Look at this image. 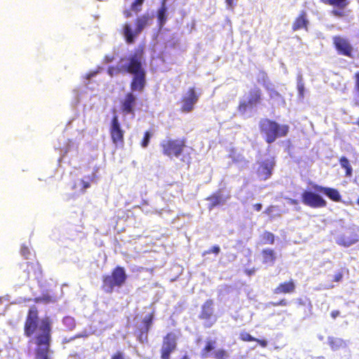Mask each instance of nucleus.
Masks as SVG:
<instances>
[{
  "label": "nucleus",
  "instance_id": "49530a36",
  "mask_svg": "<svg viewBox=\"0 0 359 359\" xmlns=\"http://www.w3.org/2000/svg\"><path fill=\"white\" fill-rule=\"evenodd\" d=\"M226 1V4L229 6V7H232L233 5V2H234V0H225Z\"/></svg>",
  "mask_w": 359,
  "mask_h": 359
},
{
  "label": "nucleus",
  "instance_id": "de8ad7c7",
  "mask_svg": "<svg viewBox=\"0 0 359 359\" xmlns=\"http://www.w3.org/2000/svg\"><path fill=\"white\" fill-rule=\"evenodd\" d=\"M123 13L126 18L131 16V13L129 11H125Z\"/></svg>",
  "mask_w": 359,
  "mask_h": 359
},
{
  "label": "nucleus",
  "instance_id": "473e14b6",
  "mask_svg": "<svg viewBox=\"0 0 359 359\" xmlns=\"http://www.w3.org/2000/svg\"><path fill=\"white\" fill-rule=\"evenodd\" d=\"M239 339L243 341H254L256 340V338L253 337L249 333L245 332H241L240 334Z\"/></svg>",
  "mask_w": 359,
  "mask_h": 359
},
{
  "label": "nucleus",
  "instance_id": "7ed1b4c3",
  "mask_svg": "<svg viewBox=\"0 0 359 359\" xmlns=\"http://www.w3.org/2000/svg\"><path fill=\"white\" fill-rule=\"evenodd\" d=\"M259 128L268 144L274 142L278 138L286 137L290 130L288 125L279 124L276 121L266 118L260 120Z\"/></svg>",
  "mask_w": 359,
  "mask_h": 359
},
{
  "label": "nucleus",
  "instance_id": "bb28decb",
  "mask_svg": "<svg viewBox=\"0 0 359 359\" xmlns=\"http://www.w3.org/2000/svg\"><path fill=\"white\" fill-rule=\"evenodd\" d=\"M166 11L167 8L165 6V4H163L161 7L158 9L157 14L158 24L161 27L165 25L167 20Z\"/></svg>",
  "mask_w": 359,
  "mask_h": 359
},
{
  "label": "nucleus",
  "instance_id": "f704fd0d",
  "mask_svg": "<svg viewBox=\"0 0 359 359\" xmlns=\"http://www.w3.org/2000/svg\"><path fill=\"white\" fill-rule=\"evenodd\" d=\"M354 79V90L359 96V71H357L353 74Z\"/></svg>",
  "mask_w": 359,
  "mask_h": 359
},
{
  "label": "nucleus",
  "instance_id": "9b49d317",
  "mask_svg": "<svg viewBox=\"0 0 359 359\" xmlns=\"http://www.w3.org/2000/svg\"><path fill=\"white\" fill-rule=\"evenodd\" d=\"M276 165L275 157H271L258 162V166L256 173L260 180H266L269 179L273 173V170Z\"/></svg>",
  "mask_w": 359,
  "mask_h": 359
},
{
  "label": "nucleus",
  "instance_id": "72a5a7b5",
  "mask_svg": "<svg viewBox=\"0 0 359 359\" xmlns=\"http://www.w3.org/2000/svg\"><path fill=\"white\" fill-rule=\"evenodd\" d=\"M220 252V248L218 245H214L211 248L205 250L203 252L202 255L205 256L206 255H209L210 253H214L215 255H218Z\"/></svg>",
  "mask_w": 359,
  "mask_h": 359
},
{
  "label": "nucleus",
  "instance_id": "423d86ee",
  "mask_svg": "<svg viewBox=\"0 0 359 359\" xmlns=\"http://www.w3.org/2000/svg\"><path fill=\"white\" fill-rule=\"evenodd\" d=\"M149 16L146 15L137 17L135 20V29L132 30L130 24L125 23L123 27V34L126 41L128 44L133 43L135 39L137 36L144 28L148 25Z\"/></svg>",
  "mask_w": 359,
  "mask_h": 359
},
{
  "label": "nucleus",
  "instance_id": "39448f33",
  "mask_svg": "<svg viewBox=\"0 0 359 359\" xmlns=\"http://www.w3.org/2000/svg\"><path fill=\"white\" fill-rule=\"evenodd\" d=\"M186 143L185 137L176 139L168 137L161 142L160 147L163 156L169 158H178L183 154L187 146Z\"/></svg>",
  "mask_w": 359,
  "mask_h": 359
},
{
  "label": "nucleus",
  "instance_id": "b1692460",
  "mask_svg": "<svg viewBox=\"0 0 359 359\" xmlns=\"http://www.w3.org/2000/svg\"><path fill=\"white\" fill-rule=\"evenodd\" d=\"M328 344L332 351H337L346 346V343L342 339L333 337L328 338Z\"/></svg>",
  "mask_w": 359,
  "mask_h": 359
},
{
  "label": "nucleus",
  "instance_id": "4c0bfd02",
  "mask_svg": "<svg viewBox=\"0 0 359 359\" xmlns=\"http://www.w3.org/2000/svg\"><path fill=\"white\" fill-rule=\"evenodd\" d=\"M279 97H280V95L277 90H276L274 89H271L269 90V97L271 99H273V98Z\"/></svg>",
  "mask_w": 359,
  "mask_h": 359
},
{
  "label": "nucleus",
  "instance_id": "864d4df0",
  "mask_svg": "<svg viewBox=\"0 0 359 359\" xmlns=\"http://www.w3.org/2000/svg\"><path fill=\"white\" fill-rule=\"evenodd\" d=\"M303 89H304V87H303V86H302L299 88V90H300L301 91H303Z\"/></svg>",
  "mask_w": 359,
  "mask_h": 359
},
{
  "label": "nucleus",
  "instance_id": "9d476101",
  "mask_svg": "<svg viewBox=\"0 0 359 359\" xmlns=\"http://www.w3.org/2000/svg\"><path fill=\"white\" fill-rule=\"evenodd\" d=\"M325 5L332 6L330 13L338 18H343L348 15L347 7L349 5L348 0H320Z\"/></svg>",
  "mask_w": 359,
  "mask_h": 359
},
{
  "label": "nucleus",
  "instance_id": "ddd939ff",
  "mask_svg": "<svg viewBox=\"0 0 359 359\" xmlns=\"http://www.w3.org/2000/svg\"><path fill=\"white\" fill-rule=\"evenodd\" d=\"M302 201L305 205L312 208H325L327 205L326 201L322 196L310 191L302 193Z\"/></svg>",
  "mask_w": 359,
  "mask_h": 359
},
{
  "label": "nucleus",
  "instance_id": "e433bc0d",
  "mask_svg": "<svg viewBox=\"0 0 359 359\" xmlns=\"http://www.w3.org/2000/svg\"><path fill=\"white\" fill-rule=\"evenodd\" d=\"M110 359H125L124 353L120 351H118L111 356Z\"/></svg>",
  "mask_w": 359,
  "mask_h": 359
},
{
  "label": "nucleus",
  "instance_id": "cd10ccee",
  "mask_svg": "<svg viewBox=\"0 0 359 359\" xmlns=\"http://www.w3.org/2000/svg\"><path fill=\"white\" fill-rule=\"evenodd\" d=\"M262 241L263 244L273 245L275 242V236L270 231H264L262 235Z\"/></svg>",
  "mask_w": 359,
  "mask_h": 359
},
{
  "label": "nucleus",
  "instance_id": "1a4fd4ad",
  "mask_svg": "<svg viewBox=\"0 0 359 359\" xmlns=\"http://www.w3.org/2000/svg\"><path fill=\"white\" fill-rule=\"evenodd\" d=\"M198 318L205 321V327H210L215 323L217 318L214 315V301L212 299H208L202 304Z\"/></svg>",
  "mask_w": 359,
  "mask_h": 359
},
{
  "label": "nucleus",
  "instance_id": "393cba45",
  "mask_svg": "<svg viewBox=\"0 0 359 359\" xmlns=\"http://www.w3.org/2000/svg\"><path fill=\"white\" fill-rule=\"evenodd\" d=\"M339 164H340L341 167L342 168H344L346 170L345 175L346 177H351L352 175L353 169L349 163L348 159L345 156H341L339 158Z\"/></svg>",
  "mask_w": 359,
  "mask_h": 359
},
{
  "label": "nucleus",
  "instance_id": "c9c22d12",
  "mask_svg": "<svg viewBox=\"0 0 359 359\" xmlns=\"http://www.w3.org/2000/svg\"><path fill=\"white\" fill-rule=\"evenodd\" d=\"M20 253L25 259H28V256L30 255L29 248L25 246L21 248Z\"/></svg>",
  "mask_w": 359,
  "mask_h": 359
},
{
  "label": "nucleus",
  "instance_id": "a878e982",
  "mask_svg": "<svg viewBox=\"0 0 359 359\" xmlns=\"http://www.w3.org/2000/svg\"><path fill=\"white\" fill-rule=\"evenodd\" d=\"M216 341L214 340H208L206 341L205 346L201 351V357L206 358L209 356V353L214 350Z\"/></svg>",
  "mask_w": 359,
  "mask_h": 359
},
{
  "label": "nucleus",
  "instance_id": "a19ab883",
  "mask_svg": "<svg viewBox=\"0 0 359 359\" xmlns=\"http://www.w3.org/2000/svg\"><path fill=\"white\" fill-rule=\"evenodd\" d=\"M343 274L341 272H338L336 274H334L333 277V281L334 282H339L342 280Z\"/></svg>",
  "mask_w": 359,
  "mask_h": 359
},
{
  "label": "nucleus",
  "instance_id": "6e6552de",
  "mask_svg": "<svg viewBox=\"0 0 359 359\" xmlns=\"http://www.w3.org/2000/svg\"><path fill=\"white\" fill-rule=\"evenodd\" d=\"M109 134L111 142L116 146H123L124 144L125 131L122 129L117 115H114L110 123Z\"/></svg>",
  "mask_w": 359,
  "mask_h": 359
},
{
  "label": "nucleus",
  "instance_id": "f3484780",
  "mask_svg": "<svg viewBox=\"0 0 359 359\" xmlns=\"http://www.w3.org/2000/svg\"><path fill=\"white\" fill-rule=\"evenodd\" d=\"M21 267L27 278L39 279L41 276L42 270L37 261L26 262L21 265Z\"/></svg>",
  "mask_w": 359,
  "mask_h": 359
},
{
  "label": "nucleus",
  "instance_id": "4be33fe9",
  "mask_svg": "<svg viewBox=\"0 0 359 359\" xmlns=\"http://www.w3.org/2000/svg\"><path fill=\"white\" fill-rule=\"evenodd\" d=\"M262 257V263L264 264L273 265L276 259V255L275 251L271 248L263 249L261 252Z\"/></svg>",
  "mask_w": 359,
  "mask_h": 359
},
{
  "label": "nucleus",
  "instance_id": "37998d69",
  "mask_svg": "<svg viewBox=\"0 0 359 359\" xmlns=\"http://www.w3.org/2000/svg\"><path fill=\"white\" fill-rule=\"evenodd\" d=\"M255 268H252V269H246L245 271V273L248 275V276H252L255 273Z\"/></svg>",
  "mask_w": 359,
  "mask_h": 359
},
{
  "label": "nucleus",
  "instance_id": "2eb2a0df",
  "mask_svg": "<svg viewBox=\"0 0 359 359\" xmlns=\"http://www.w3.org/2000/svg\"><path fill=\"white\" fill-rule=\"evenodd\" d=\"M199 97L200 93H197L194 87L189 88L186 95L182 98L181 111L185 113L191 112L194 109V106L197 103Z\"/></svg>",
  "mask_w": 359,
  "mask_h": 359
},
{
  "label": "nucleus",
  "instance_id": "c03bdc74",
  "mask_svg": "<svg viewBox=\"0 0 359 359\" xmlns=\"http://www.w3.org/2000/svg\"><path fill=\"white\" fill-rule=\"evenodd\" d=\"M340 314V312L337 310L332 311L330 313L331 316L333 318H336L337 316H339Z\"/></svg>",
  "mask_w": 359,
  "mask_h": 359
},
{
  "label": "nucleus",
  "instance_id": "20e7f679",
  "mask_svg": "<svg viewBox=\"0 0 359 359\" xmlns=\"http://www.w3.org/2000/svg\"><path fill=\"white\" fill-rule=\"evenodd\" d=\"M127 280V274L123 266H117L114 268L111 274L104 275L102 278V289L107 293L111 294L116 287H121Z\"/></svg>",
  "mask_w": 359,
  "mask_h": 359
},
{
  "label": "nucleus",
  "instance_id": "a18cd8bd",
  "mask_svg": "<svg viewBox=\"0 0 359 359\" xmlns=\"http://www.w3.org/2000/svg\"><path fill=\"white\" fill-rule=\"evenodd\" d=\"M253 208L256 211H260L262 210V205L261 203H255L253 205Z\"/></svg>",
  "mask_w": 359,
  "mask_h": 359
},
{
  "label": "nucleus",
  "instance_id": "aec40b11",
  "mask_svg": "<svg viewBox=\"0 0 359 359\" xmlns=\"http://www.w3.org/2000/svg\"><path fill=\"white\" fill-rule=\"evenodd\" d=\"M313 189L318 192L323 193L327 196L330 200L334 202H339L341 199V195L339 191L334 188L326 187L314 184Z\"/></svg>",
  "mask_w": 359,
  "mask_h": 359
},
{
  "label": "nucleus",
  "instance_id": "c756f323",
  "mask_svg": "<svg viewBox=\"0 0 359 359\" xmlns=\"http://www.w3.org/2000/svg\"><path fill=\"white\" fill-rule=\"evenodd\" d=\"M297 304L299 306H308L309 307V310L311 311V309H312V304H311V302L307 299H304L302 298H298L297 299Z\"/></svg>",
  "mask_w": 359,
  "mask_h": 359
},
{
  "label": "nucleus",
  "instance_id": "dca6fc26",
  "mask_svg": "<svg viewBox=\"0 0 359 359\" xmlns=\"http://www.w3.org/2000/svg\"><path fill=\"white\" fill-rule=\"evenodd\" d=\"M154 319V312L152 311L147 315L142 320V323L139 327L138 340L141 343L147 342L148 340V333L152 326Z\"/></svg>",
  "mask_w": 359,
  "mask_h": 359
},
{
  "label": "nucleus",
  "instance_id": "f257e3e1",
  "mask_svg": "<svg viewBox=\"0 0 359 359\" xmlns=\"http://www.w3.org/2000/svg\"><path fill=\"white\" fill-rule=\"evenodd\" d=\"M23 331L25 337H32L29 342L36 345L34 359H50L52 320L46 317L39 321V311L34 305L28 310Z\"/></svg>",
  "mask_w": 359,
  "mask_h": 359
},
{
  "label": "nucleus",
  "instance_id": "c85d7f7f",
  "mask_svg": "<svg viewBox=\"0 0 359 359\" xmlns=\"http://www.w3.org/2000/svg\"><path fill=\"white\" fill-rule=\"evenodd\" d=\"M151 136H152V134L149 131H146L144 133L143 138H142V140L141 141V143H140L142 147L146 148V147H148Z\"/></svg>",
  "mask_w": 359,
  "mask_h": 359
},
{
  "label": "nucleus",
  "instance_id": "3c124183",
  "mask_svg": "<svg viewBox=\"0 0 359 359\" xmlns=\"http://www.w3.org/2000/svg\"><path fill=\"white\" fill-rule=\"evenodd\" d=\"M339 244L342 245L344 246H348L349 245V244H345V243H339Z\"/></svg>",
  "mask_w": 359,
  "mask_h": 359
},
{
  "label": "nucleus",
  "instance_id": "a211bd4d",
  "mask_svg": "<svg viewBox=\"0 0 359 359\" xmlns=\"http://www.w3.org/2000/svg\"><path fill=\"white\" fill-rule=\"evenodd\" d=\"M134 91L127 93L121 101V110L124 114H135V107L137 97L133 93Z\"/></svg>",
  "mask_w": 359,
  "mask_h": 359
},
{
  "label": "nucleus",
  "instance_id": "09e8293b",
  "mask_svg": "<svg viewBox=\"0 0 359 359\" xmlns=\"http://www.w3.org/2000/svg\"><path fill=\"white\" fill-rule=\"evenodd\" d=\"M291 203L293 205H297V204H298V201L295 199H293L291 201Z\"/></svg>",
  "mask_w": 359,
  "mask_h": 359
},
{
  "label": "nucleus",
  "instance_id": "5701e85b",
  "mask_svg": "<svg viewBox=\"0 0 359 359\" xmlns=\"http://www.w3.org/2000/svg\"><path fill=\"white\" fill-rule=\"evenodd\" d=\"M207 201H210L208 208L212 210L215 207L222 205L224 203V199L222 198L220 192H217L211 194L206 198Z\"/></svg>",
  "mask_w": 359,
  "mask_h": 359
},
{
  "label": "nucleus",
  "instance_id": "412c9836",
  "mask_svg": "<svg viewBox=\"0 0 359 359\" xmlns=\"http://www.w3.org/2000/svg\"><path fill=\"white\" fill-rule=\"evenodd\" d=\"M296 285L294 280L290 279L278 284V285L273 290V292L275 294H290L294 292Z\"/></svg>",
  "mask_w": 359,
  "mask_h": 359
},
{
  "label": "nucleus",
  "instance_id": "2f4dec72",
  "mask_svg": "<svg viewBox=\"0 0 359 359\" xmlns=\"http://www.w3.org/2000/svg\"><path fill=\"white\" fill-rule=\"evenodd\" d=\"M87 179L88 181H86L83 179L81 180V189L83 191H85L88 188L90 187V182L93 180L94 176H88Z\"/></svg>",
  "mask_w": 359,
  "mask_h": 359
},
{
  "label": "nucleus",
  "instance_id": "f8f14e48",
  "mask_svg": "<svg viewBox=\"0 0 359 359\" xmlns=\"http://www.w3.org/2000/svg\"><path fill=\"white\" fill-rule=\"evenodd\" d=\"M332 42L338 54L350 58L353 57V48L348 39L341 36H334L332 38Z\"/></svg>",
  "mask_w": 359,
  "mask_h": 359
},
{
  "label": "nucleus",
  "instance_id": "58836bf2",
  "mask_svg": "<svg viewBox=\"0 0 359 359\" xmlns=\"http://www.w3.org/2000/svg\"><path fill=\"white\" fill-rule=\"evenodd\" d=\"M100 72V69H97L95 71H92L86 74V79H90L91 78L95 76Z\"/></svg>",
  "mask_w": 359,
  "mask_h": 359
},
{
  "label": "nucleus",
  "instance_id": "6ab92c4d",
  "mask_svg": "<svg viewBox=\"0 0 359 359\" xmlns=\"http://www.w3.org/2000/svg\"><path fill=\"white\" fill-rule=\"evenodd\" d=\"M309 21L307 13L305 11H301L299 15L295 18L292 24V29L295 32L300 29L308 30Z\"/></svg>",
  "mask_w": 359,
  "mask_h": 359
},
{
  "label": "nucleus",
  "instance_id": "0eeeda50",
  "mask_svg": "<svg viewBox=\"0 0 359 359\" xmlns=\"http://www.w3.org/2000/svg\"><path fill=\"white\" fill-rule=\"evenodd\" d=\"M262 101V90L259 87L255 86L248 91L245 100H241L239 102L237 109L241 114H243L248 109L253 108L258 104H260Z\"/></svg>",
  "mask_w": 359,
  "mask_h": 359
},
{
  "label": "nucleus",
  "instance_id": "8fccbe9b",
  "mask_svg": "<svg viewBox=\"0 0 359 359\" xmlns=\"http://www.w3.org/2000/svg\"><path fill=\"white\" fill-rule=\"evenodd\" d=\"M180 359H190L187 355H184Z\"/></svg>",
  "mask_w": 359,
  "mask_h": 359
},
{
  "label": "nucleus",
  "instance_id": "79ce46f5",
  "mask_svg": "<svg viewBox=\"0 0 359 359\" xmlns=\"http://www.w3.org/2000/svg\"><path fill=\"white\" fill-rule=\"evenodd\" d=\"M255 341L257 342L262 347H266L268 344V342L264 339H256Z\"/></svg>",
  "mask_w": 359,
  "mask_h": 359
},
{
  "label": "nucleus",
  "instance_id": "603ef678",
  "mask_svg": "<svg viewBox=\"0 0 359 359\" xmlns=\"http://www.w3.org/2000/svg\"><path fill=\"white\" fill-rule=\"evenodd\" d=\"M356 124L359 126V116H358V120L356 121Z\"/></svg>",
  "mask_w": 359,
  "mask_h": 359
},
{
  "label": "nucleus",
  "instance_id": "5fc2aeb1",
  "mask_svg": "<svg viewBox=\"0 0 359 359\" xmlns=\"http://www.w3.org/2000/svg\"><path fill=\"white\" fill-rule=\"evenodd\" d=\"M357 203L359 205V198L357 200Z\"/></svg>",
  "mask_w": 359,
  "mask_h": 359
},
{
  "label": "nucleus",
  "instance_id": "7c9ffc66",
  "mask_svg": "<svg viewBox=\"0 0 359 359\" xmlns=\"http://www.w3.org/2000/svg\"><path fill=\"white\" fill-rule=\"evenodd\" d=\"M144 1V0H135L131 4V9L136 13L140 12L142 10V5Z\"/></svg>",
  "mask_w": 359,
  "mask_h": 359
},
{
  "label": "nucleus",
  "instance_id": "f03ea898",
  "mask_svg": "<svg viewBox=\"0 0 359 359\" xmlns=\"http://www.w3.org/2000/svg\"><path fill=\"white\" fill-rule=\"evenodd\" d=\"M144 50L137 49L133 53L122 57L118 66H109L107 74L111 76L118 74H129L133 75L130 83V90L141 93L146 86V71L143 67Z\"/></svg>",
  "mask_w": 359,
  "mask_h": 359
},
{
  "label": "nucleus",
  "instance_id": "4468645a",
  "mask_svg": "<svg viewBox=\"0 0 359 359\" xmlns=\"http://www.w3.org/2000/svg\"><path fill=\"white\" fill-rule=\"evenodd\" d=\"M177 338L174 333H168L163 339L162 347L161 348V358L170 359L171 353L176 350Z\"/></svg>",
  "mask_w": 359,
  "mask_h": 359
},
{
  "label": "nucleus",
  "instance_id": "ea45409f",
  "mask_svg": "<svg viewBox=\"0 0 359 359\" xmlns=\"http://www.w3.org/2000/svg\"><path fill=\"white\" fill-rule=\"evenodd\" d=\"M272 304L275 306H287V302L286 299H280V301L277 302H273L272 303Z\"/></svg>",
  "mask_w": 359,
  "mask_h": 359
}]
</instances>
